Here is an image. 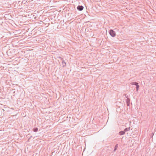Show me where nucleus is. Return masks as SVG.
I'll use <instances>...</instances> for the list:
<instances>
[{
	"mask_svg": "<svg viewBox=\"0 0 156 156\" xmlns=\"http://www.w3.org/2000/svg\"><path fill=\"white\" fill-rule=\"evenodd\" d=\"M109 33L112 37H113L115 36V32L112 29L110 30L109 31Z\"/></svg>",
	"mask_w": 156,
	"mask_h": 156,
	"instance_id": "nucleus-1",
	"label": "nucleus"
},
{
	"mask_svg": "<svg viewBox=\"0 0 156 156\" xmlns=\"http://www.w3.org/2000/svg\"><path fill=\"white\" fill-rule=\"evenodd\" d=\"M83 7L82 5H79L77 7V9L80 11H82L83 9Z\"/></svg>",
	"mask_w": 156,
	"mask_h": 156,
	"instance_id": "nucleus-2",
	"label": "nucleus"
},
{
	"mask_svg": "<svg viewBox=\"0 0 156 156\" xmlns=\"http://www.w3.org/2000/svg\"><path fill=\"white\" fill-rule=\"evenodd\" d=\"M130 99L129 98V97H127L126 104H127V106H130Z\"/></svg>",
	"mask_w": 156,
	"mask_h": 156,
	"instance_id": "nucleus-3",
	"label": "nucleus"
},
{
	"mask_svg": "<svg viewBox=\"0 0 156 156\" xmlns=\"http://www.w3.org/2000/svg\"><path fill=\"white\" fill-rule=\"evenodd\" d=\"M62 59V67H64L66 66V63L63 58Z\"/></svg>",
	"mask_w": 156,
	"mask_h": 156,
	"instance_id": "nucleus-4",
	"label": "nucleus"
},
{
	"mask_svg": "<svg viewBox=\"0 0 156 156\" xmlns=\"http://www.w3.org/2000/svg\"><path fill=\"white\" fill-rule=\"evenodd\" d=\"M125 131H120L119 132V134L120 135H124L125 134Z\"/></svg>",
	"mask_w": 156,
	"mask_h": 156,
	"instance_id": "nucleus-5",
	"label": "nucleus"
},
{
	"mask_svg": "<svg viewBox=\"0 0 156 156\" xmlns=\"http://www.w3.org/2000/svg\"><path fill=\"white\" fill-rule=\"evenodd\" d=\"M130 127H128V128H125L124 129V131H125V132H126L129 131L130 130Z\"/></svg>",
	"mask_w": 156,
	"mask_h": 156,
	"instance_id": "nucleus-6",
	"label": "nucleus"
},
{
	"mask_svg": "<svg viewBox=\"0 0 156 156\" xmlns=\"http://www.w3.org/2000/svg\"><path fill=\"white\" fill-rule=\"evenodd\" d=\"M118 144H116L115 146L114 149L113 151H115L117 149V148H118Z\"/></svg>",
	"mask_w": 156,
	"mask_h": 156,
	"instance_id": "nucleus-7",
	"label": "nucleus"
},
{
	"mask_svg": "<svg viewBox=\"0 0 156 156\" xmlns=\"http://www.w3.org/2000/svg\"><path fill=\"white\" fill-rule=\"evenodd\" d=\"M131 84L132 85H134L136 86V85L138 84V83L137 82H132Z\"/></svg>",
	"mask_w": 156,
	"mask_h": 156,
	"instance_id": "nucleus-8",
	"label": "nucleus"
},
{
	"mask_svg": "<svg viewBox=\"0 0 156 156\" xmlns=\"http://www.w3.org/2000/svg\"><path fill=\"white\" fill-rule=\"evenodd\" d=\"M38 128H37V127H36V128H34L33 129V131L34 132H37L38 131Z\"/></svg>",
	"mask_w": 156,
	"mask_h": 156,
	"instance_id": "nucleus-9",
	"label": "nucleus"
},
{
	"mask_svg": "<svg viewBox=\"0 0 156 156\" xmlns=\"http://www.w3.org/2000/svg\"><path fill=\"white\" fill-rule=\"evenodd\" d=\"M136 91H138L139 90V84H138L137 85H136Z\"/></svg>",
	"mask_w": 156,
	"mask_h": 156,
	"instance_id": "nucleus-10",
	"label": "nucleus"
},
{
	"mask_svg": "<svg viewBox=\"0 0 156 156\" xmlns=\"http://www.w3.org/2000/svg\"><path fill=\"white\" fill-rule=\"evenodd\" d=\"M124 95L127 98V97H128V96L126 94H124Z\"/></svg>",
	"mask_w": 156,
	"mask_h": 156,
	"instance_id": "nucleus-11",
	"label": "nucleus"
},
{
	"mask_svg": "<svg viewBox=\"0 0 156 156\" xmlns=\"http://www.w3.org/2000/svg\"><path fill=\"white\" fill-rule=\"evenodd\" d=\"M32 137V136H30V137L29 138V139H28V140H29Z\"/></svg>",
	"mask_w": 156,
	"mask_h": 156,
	"instance_id": "nucleus-12",
	"label": "nucleus"
}]
</instances>
